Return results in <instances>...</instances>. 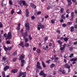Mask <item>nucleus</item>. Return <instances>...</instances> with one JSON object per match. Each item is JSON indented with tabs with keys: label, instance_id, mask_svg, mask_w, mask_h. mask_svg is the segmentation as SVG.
<instances>
[{
	"label": "nucleus",
	"instance_id": "nucleus-47",
	"mask_svg": "<svg viewBox=\"0 0 77 77\" xmlns=\"http://www.w3.org/2000/svg\"><path fill=\"white\" fill-rule=\"evenodd\" d=\"M3 27V25L2 23V22H0V28L1 27Z\"/></svg>",
	"mask_w": 77,
	"mask_h": 77
},
{
	"label": "nucleus",
	"instance_id": "nucleus-4",
	"mask_svg": "<svg viewBox=\"0 0 77 77\" xmlns=\"http://www.w3.org/2000/svg\"><path fill=\"white\" fill-rule=\"evenodd\" d=\"M24 56H25L24 54H22V55L20 57V60H22V59H24Z\"/></svg>",
	"mask_w": 77,
	"mask_h": 77
},
{
	"label": "nucleus",
	"instance_id": "nucleus-50",
	"mask_svg": "<svg viewBox=\"0 0 77 77\" xmlns=\"http://www.w3.org/2000/svg\"><path fill=\"white\" fill-rule=\"evenodd\" d=\"M6 43L7 44H11V42H10L9 41H7Z\"/></svg>",
	"mask_w": 77,
	"mask_h": 77
},
{
	"label": "nucleus",
	"instance_id": "nucleus-37",
	"mask_svg": "<svg viewBox=\"0 0 77 77\" xmlns=\"http://www.w3.org/2000/svg\"><path fill=\"white\" fill-rule=\"evenodd\" d=\"M22 3H23V2L21 1H20L19 2V4L20 5H21Z\"/></svg>",
	"mask_w": 77,
	"mask_h": 77
},
{
	"label": "nucleus",
	"instance_id": "nucleus-31",
	"mask_svg": "<svg viewBox=\"0 0 77 77\" xmlns=\"http://www.w3.org/2000/svg\"><path fill=\"white\" fill-rule=\"evenodd\" d=\"M23 35H24L25 36H27V32H25L24 34L23 35Z\"/></svg>",
	"mask_w": 77,
	"mask_h": 77
},
{
	"label": "nucleus",
	"instance_id": "nucleus-12",
	"mask_svg": "<svg viewBox=\"0 0 77 77\" xmlns=\"http://www.w3.org/2000/svg\"><path fill=\"white\" fill-rule=\"evenodd\" d=\"M31 6L32 8H33L34 9H35L36 7L35 5L33 4H31Z\"/></svg>",
	"mask_w": 77,
	"mask_h": 77
},
{
	"label": "nucleus",
	"instance_id": "nucleus-62",
	"mask_svg": "<svg viewBox=\"0 0 77 77\" xmlns=\"http://www.w3.org/2000/svg\"><path fill=\"white\" fill-rule=\"evenodd\" d=\"M76 63V62L75 61H73L72 63V64H73V65L74 64H75V63Z\"/></svg>",
	"mask_w": 77,
	"mask_h": 77
},
{
	"label": "nucleus",
	"instance_id": "nucleus-14",
	"mask_svg": "<svg viewBox=\"0 0 77 77\" xmlns=\"http://www.w3.org/2000/svg\"><path fill=\"white\" fill-rule=\"evenodd\" d=\"M71 28L70 31L71 32H73L74 31V26H71Z\"/></svg>",
	"mask_w": 77,
	"mask_h": 77
},
{
	"label": "nucleus",
	"instance_id": "nucleus-1",
	"mask_svg": "<svg viewBox=\"0 0 77 77\" xmlns=\"http://www.w3.org/2000/svg\"><path fill=\"white\" fill-rule=\"evenodd\" d=\"M11 38L12 35H11V32H9L8 34L7 37L5 38V39L6 40H7V39H11Z\"/></svg>",
	"mask_w": 77,
	"mask_h": 77
},
{
	"label": "nucleus",
	"instance_id": "nucleus-3",
	"mask_svg": "<svg viewBox=\"0 0 77 77\" xmlns=\"http://www.w3.org/2000/svg\"><path fill=\"white\" fill-rule=\"evenodd\" d=\"M23 37L24 39H25V43H26V42L29 41V38H26V36H25V35H23Z\"/></svg>",
	"mask_w": 77,
	"mask_h": 77
},
{
	"label": "nucleus",
	"instance_id": "nucleus-32",
	"mask_svg": "<svg viewBox=\"0 0 77 77\" xmlns=\"http://www.w3.org/2000/svg\"><path fill=\"white\" fill-rule=\"evenodd\" d=\"M2 76L3 77H5V72H2Z\"/></svg>",
	"mask_w": 77,
	"mask_h": 77
},
{
	"label": "nucleus",
	"instance_id": "nucleus-64",
	"mask_svg": "<svg viewBox=\"0 0 77 77\" xmlns=\"http://www.w3.org/2000/svg\"><path fill=\"white\" fill-rule=\"evenodd\" d=\"M73 44L74 45H77V42H75L73 43Z\"/></svg>",
	"mask_w": 77,
	"mask_h": 77
},
{
	"label": "nucleus",
	"instance_id": "nucleus-2",
	"mask_svg": "<svg viewBox=\"0 0 77 77\" xmlns=\"http://www.w3.org/2000/svg\"><path fill=\"white\" fill-rule=\"evenodd\" d=\"M36 65V68L37 69H42L41 67V66H40V63L38 61L37 62Z\"/></svg>",
	"mask_w": 77,
	"mask_h": 77
},
{
	"label": "nucleus",
	"instance_id": "nucleus-5",
	"mask_svg": "<svg viewBox=\"0 0 77 77\" xmlns=\"http://www.w3.org/2000/svg\"><path fill=\"white\" fill-rule=\"evenodd\" d=\"M64 67H65V68H68V69L69 68H70L71 67L67 63L64 65Z\"/></svg>",
	"mask_w": 77,
	"mask_h": 77
},
{
	"label": "nucleus",
	"instance_id": "nucleus-6",
	"mask_svg": "<svg viewBox=\"0 0 77 77\" xmlns=\"http://www.w3.org/2000/svg\"><path fill=\"white\" fill-rule=\"evenodd\" d=\"M19 74L21 76L23 75H26V72H20L19 73Z\"/></svg>",
	"mask_w": 77,
	"mask_h": 77
},
{
	"label": "nucleus",
	"instance_id": "nucleus-56",
	"mask_svg": "<svg viewBox=\"0 0 77 77\" xmlns=\"http://www.w3.org/2000/svg\"><path fill=\"white\" fill-rule=\"evenodd\" d=\"M17 30H19L20 29V26H18L17 27Z\"/></svg>",
	"mask_w": 77,
	"mask_h": 77
},
{
	"label": "nucleus",
	"instance_id": "nucleus-52",
	"mask_svg": "<svg viewBox=\"0 0 77 77\" xmlns=\"http://www.w3.org/2000/svg\"><path fill=\"white\" fill-rule=\"evenodd\" d=\"M35 18V16H32L31 17V19H32V20H34Z\"/></svg>",
	"mask_w": 77,
	"mask_h": 77
},
{
	"label": "nucleus",
	"instance_id": "nucleus-25",
	"mask_svg": "<svg viewBox=\"0 0 77 77\" xmlns=\"http://www.w3.org/2000/svg\"><path fill=\"white\" fill-rule=\"evenodd\" d=\"M4 0H3L2 2V6H6V4H4V3H3V1Z\"/></svg>",
	"mask_w": 77,
	"mask_h": 77
},
{
	"label": "nucleus",
	"instance_id": "nucleus-41",
	"mask_svg": "<svg viewBox=\"0 0 77 77\" xmlns=\"http://www.w3.org/2000/svg\"><path fill=\"white\" fill-rule=\"evenodd\" d=\"M66 12L67 14H69V13H70V10H67Z\"/></svg>",
	"mask_w": 77,
	"mask_h": 77
},
{
	"label": "nucleus",
	"instance_id": "nucleus-38",
	"mask_svg": "<svg viewBox=\"0 0 77 77\" xmlns=\"http://www.w3.org/2000/svg\"><path fill=\"white\" fill-rule=\"evenodd\" d=\"M42 25V24H41V23H39L38 24H37V26H38V27H41V25Z\"/></svg>",
	"mask_w": 77,
	"mask_h": 77
},
{
	"label": "nucleus",
	"instance_id": "nucleus-48",
	"mask_svg": "<svg viewBox=\"0 0 77 77\" xmlns=\"http://www.w3.org/2000/svg\"><path fill=\"white\" fill-rule=\"evenodd\" d=\"M9 4L11 5H12V2L11 1H9Z\"/></svg>",
	"mask_w": 77,
	"mask_h": 77
},
{
	"label": "nucleus",
	"instance_id": "nucleus-27",
	"mask_svg": "<svg viewBox=\"0 0 77 77\" xmlns=\"http://www.w3.org/2000/svg\"><path fill=\"white\" fill-rule=\"evenodd\" d=\"M64 48H63V47H61L60 48V50L62 51H64Z\"/></svg>",
	"mask_w": 77,
	"mask_h": 77
},
{
	"label": "nucleus",
	"instance_id": "nucleus-34",
	"mask_svg": "<svg viewBox=\"0 0 77 77\" xmlns=\"http://www.w3.org/2000/svg\"><path fill=\"white\" fill-rule=\"evenodd\" d=\"M25 47H29V44L28 43H27L25 44Z\"/></svg>",
	"mask_w": 77,
	"mask_h": 77
},
{
	"label": "nucleus",
	"instance_id": "nucleus-35",
	"mask_svg": "<svg viewBox=\"0 0 77 77\" xmlns=\"http://www.w3.org/2000/svg\"><path fill=\"white\" fill-rule=\"evenodd\" d=\"M72 24V22H69L67 23V25H68V26H69V25H70Z\"/></svg>",
	"mask_w": 77,
	"mask_h": 77
},
{
	"label": "nucleus",
	"instance_id": "nucleus-23",
	"mask_svg": "<svg viewBox=\"0 0 77 77\" xmlns=\"http://www.w3.org/2000/svg\"><path fill=\"white\" fill-rule=\"evenodd\" d=\"M63 11H64V9L63 8H61L60 11V13H63Z\"/></svg>",
	"mask_w": 77,
	"mask_h": 77
},
{
	"label": "nucleus",
	"instance_id": "nucleus-40",
	"mask_svg": "<svg viewBox=\"0 0 77 77\" xmlns=\"http://www.w3.org/2000/svg\"><path fill=\"white\" fill-rule=\"evenodd\" d=\"M8 50H12V46L8 48Z\"/></svg>",
	"mask_w": 77,
	"mask_h": 77
},
{
	"label": "nucleus",
	"instance_id": "nucleus-7",
	"mask_svg": "<svg viewBox=\"0 0 77 77\" xmlns=\"http://www.w3.org/2000/svg\"><path fill=\"white\" fill-rule=\"evenodd\" d=\"M17 71H18V70L17 69H12L11 70V72L12 73L14 74V73H17Z\"/></svg>",
	"mask_w": 77,
	"mask_h": 77
},
{
	"label": "nucleus",
	"instance_id": "nucleus-30",
	"mask_svg": "<svg viewBox=\"0 0 77 77\" xmlns=\"http://www.w3.org/2000/svg\"><path fill=\"white\" fill-rule=\"evenodd\" d=\"M55 21H56V20H55V19H53L51 20V22L52 24H53L54 23Z\"/></svg>",
	"mask_w": 77,
	"mask_h": 77
},
{
	"label": "nucleus",
	"instance_id": "nucleus-60",
	"mask_svg": "<svg viewBox=\"0 0 77 77\" xmlns=\"http://www.w3.org/2000/svg\"><path fill=\"white\" fill-rule=\"evenodd\" d=\"M41 14V11H38L37 13L38 15H39V14Z\"/></svg>",
	"mask_w": 77,
	"mask_h": 77
},
{
	"label": "nucleus",
	"instance_id": "nucleus-44",
	"mask_svg": "<svg viewBox=\"0 0 77 77\" xmlns=\"http://www.w3.org/2000/svg\"><path fill=\"white\" fill-rule=\"evenodd\" d=\"M54 59H55V61H56V62L57 60H58V57H56L55 58H54Z\"/></svg>",
	"mask_w": 77,
	"mask_h": 77
},
{
	"label": "nucleus",
	"instance_id": "nucleus-18",
	"mask_svg": "<svg viewBox=\"0 0 77 77\" xmlns=\"http://www.w3.org/2000/svg\"><path fill=\"white\" fill-rule=\"evenodd\" d=\"M25 27H28L29 26V23L27 22L25 24Z\"/></svg>",
	"mask_w": 77,
	"mask_h": 77
},
{
	"label": "nucleus",
	"instance_id": "nucleus-19",
	"mask_svg": "<svg viewBox=\"0 0 77 77\" xmlns=\"http://www.w3.org/2000/svg\"><path fill=\"white\" fill-rule=\"evenodd\" d=\"M42 65H43V67H44V68H45V67H46V66L44 63V62L42 61Z\"/></svg>",
	"mask_w": 77,
	"mask_h": 77
},
{
	"label": "nucleus",
	"instance_id": "nucleus-29",
	"mask_svg": "<svg viewBox=\"0 0 77 77\" xmlns=\"http://www.w3.org/2000/svg\"><path fill=\"white\" fill-rule=\"evenodd\" d=\"M47 40H48V37L46 36L45 38L44 42H46V41Z\"/></svg>",
	"mask_w": 77,
	"mask_h": 77
},
{
	"label": "nucleus",
	"instance_id": "nucleus-22",
	"mask_svg": "<svg viewBox=\"0 0 77 77\" xmlns=\"http://www.w3.org/2000/svg\"><path fill=\"white\" fill-rule=\"evenodd\" d=\"M4 48L5 50V51H7V50H8V48H7L6 47V46H5V45H4Z\"/></svg>",
	"mask_w": 77,
	"mask_h": 77
},
{
	"label": "nucleus",
	"instance_id": "nucleus-33",
	"mask_svg": "<svg viewBox=\"0 0 77 77\" xmlns=\"http://www.w3.org/2000/svg\"><path fill=\"white\" fill-rule=\"evenodd\" d=\"M71 17L72 18H73L74 17V12H72L71 13Z\"/></svg>",
	"mask_w": 77,
	"mask_h": 77
},
{
	"label": "nucleus",
	"instance_id": "nucleus-46",
	"mask_svg": "<svg viewBox=\"0 0 77 77\" xmlns=\"http://www.w3.org/2000/svg\"><path fill=\"white\" fill-rule=\"evenodd\" d=\"M62 26L64 27H66V24H62Z\"/></svg>",
	"mask_w": 77,
	"mask_h": 77
},
{
	"label": "nucleus",
	"instance_id": "nucleus-51",
	"mask_svg": "<svg viewBox=\"0 0 77 77\" xmlns=\"http://www.w3.org/2000/svg\"><path fill=\"white\" fill-rule=\"evenodd\" d=\"M4 36L5 38L7 37V34L5 33L4 34Z\"/></svg>",
	"mask_w": 77,
	"mask_h": 77
},
{
	"label": "nucleus",
	"instance_id": "nucleus-55",
	"mask_svg": "<svg viewBox=\"0 0 77 77\" xmlns=\"http://www.w3.org/2000/svg\"><path fill=\"white\" fill-rule=\"evenodd\" d=\"M50 8H51V6H49L47 8V9L48 10H49L50 9Z\"/></svg>",
	"mask_w": 77,
	"mask_h": 77
},
{
	"label": "nucleus",
	"instance_id": "nucleus-54",
	"mask_svg": "<svg viewBox=\"0 0 77 77\" xmlns=\"http://www.w3.org/2000/svg\"><path fill=\"white\" fill-rule=\"evenodd\" d=\"M17 14H21V11L20 10L19 12L17 13Z\"/></svg>",
	"mask_w": 77,
	"mask_h": 77
},
{
	"label": "nucleus",
	"instance_id": "nucleus-26",
	"mask_svg": "<svg viewBox=\"0 0 77 77\" xmlns=\"http://www.w3.org/2000/svg\"><path fill=\"white\" fill-rule=\"evenodd\" d=\"M71 0H67V2L68 3H69V5H72V2H71Z\"/></svg>",
	"mask_w": 77,
	"mask_h": 77
},
{
	"label": "nucleus",
	"instance_id": "nucleus-36",
	"mask_svg": "<svg viewBox=\"0 0 77 77\" xmlns=\"http://www.w3.org/2000/svg\"><path fill=\"white\" fill-rule=\"evenodd\" d=\"M14 12V9H12L11 12V14L12 15V14H13Z\"/></svg>",
	"mask_w": 77,
	"mask_h": 77
},
{
	"label": "nucleus",
	"instance_id": "nucleus-45",
	"mask_svg": "<svg viewBox=\"0 0 77 77\" xmlns=\"http://www.w3.org/2000/svg\"><path fill=\"white\" fill-rule=\"evenodd\" d=\"M61 17L62 18H63V19H65V17L63 16V15H62L61 16Z\"/></svg>",
	"mask_w": 77,
	"mask_h": 77
},
{
	"label": "nucleus",
	"instance_id": "nucleus-17",
	"mask_svg": "<svg viewBox=\"0 0 77 77\" xmlns=\"http://www.w3.org/2000/svg\"><path fill=\"white\" fill-rule=\"evenodd\" d=\"M55 66V64L52 63L50 66V67L52 68L53 67Z\"/></svg>",
	"mask_w": 77,
	"mask_h": 77
},
{
	"label": "nucleus",
	"instance_id": "nucleus-39",
	"mask_svg": "<svg viewBox=\"0 0 77 77\" xmlns=\"http://www.w3.org/2000/svg\"><path fill=\"white\" fill-rule=\"evenodd\" d=\"M74 56V54L72 53L69 56V57H72Z\"/></svg>",
	"mask_w": 77,
	"mask_h": 77
},
{
	"label": "nucleus",
	"instance_id": "nucleus-21",
	"mask_svg": "<svg viewBox=\"0 0 77 77\" xmlns=\"http://www.w3.org/2000/svg\"><path fill=\"white\" fill-rule=\"evenodd\" d=\"M63 39L65 42H67V41L68 40V38H64Z\"/></svg>",
	"mask_w": 77,
	"mask_h": 77
},
{
	"label": "nucleus",
	"instance_id": "nucleus-61",
	"mask_svg": "<svg viewBox=\"0 0 77 77\" xmlns=\"http://www.w3.org/2000/svg\"><path fill=\"white\" fill-rule=\"evenodd\" d=\"M26 29H27V30H29L30 29V27L29 26L27 27Z\"/></svg>",
	"mask_w": 77,
	"mask_h": 77
},
{
	"label": "nucleus",
	"instance_id": "nucleus-20",
	"mask_svg": "<svg viewBox=\"0 0 77 77\" xmlns=\"http://www.w3.org/2000/svg\"><path fill=\"white\" fill-rule=\"evenodd\" d=\"M73 50V47L72 46H71L69 48V50L71 51H72Z\"/></svg>",
	"mask_w": 77,
	"mask_h": 77
},
{
	"label": "nucleus",
	"instance_id": "nucleus-8",
	"mask_svg": "<svg viewBox=\"0 0 77 77\" xmlns=\"http://www.w3.org/2000/svg\"><path fill=\"white\" fill-rule=\"evenodd\" d=\"M9 69V66H6L4 68L5 71L6 70H7V69Z\"/></svg>",
	"mask_w": 77,
	"mask_h": 77
},
{
	"label": "nucleus",
	"instance_id": "nucleus-16",
	"mask_svg": "<svg viewBox=\"0 0 77 77\" xmlns=\"http://www.w3.org/2000/svg\"><path fill=\"white\" fill-rule=\"evenodd\" d=\"M41 29H44V28L46 27V25H42L41 26Z\"/></svg>",
	"mask_w": 77,
	"mask_h": 77
},
{
	"label": "nucleus",
	"instance_id": "nucleus-57",
	"mask_svg": "<svg viewBox=\"0 0 77 77\" xmlns=\"http://www.w3.org/2000/svg\"><path fill=\"white\" fill-rule=\"evenodd\" d=\"M43 50H47V48L45 46L43 47Z\"/></svg>",
	"mask_w": 77,
	"mask_h": 77
},
{
	"label": "nucleus",
	"instance_id": "nucleus-42",
	"mask_svg": "<svg viewBox=\"0 0 77 77\" xmlns=\"http://www.w3.org/2000/svg\"><path fill=\"white\" fill-rule=\"evenodd\" d=\"M23 42H21L20 44H19V45L21 46V45H23Z\"/></svg>",
	"mask_w": 77,
	"mask_h": 77
},
{
	"label": "nucleus",
	"instance_id": "nucleus-58",
	"mask_svg": "<svg viewBox=\"0 0 77 77\" xmlns=\"http://www.w3.org/2000/svg\"><path fill=\"white\" fill-rule=\"evenodd\" d=\"M48 45H49V47H51V46H52V43H50Z\"/></svg>",
	"mask_w": 77,
	"mask_h": 77
},
{
	"label": "nucleus",
	"instance_id": "nucleus-10",
	"mask_svg": "<svg viewBox=\"0 0 77 77\" xmlns=\"http://www.w3.org/2000/svg\"><path fill=\"white\" fill-rule=\"evenodd\" d=\"M26 17H29V11L27 9L26 10Z\"/></svg>",
	"mask_w": 77,
	"mask_h": 77
},
{
	"label": "nucleus",
	"instance_id": "nucleus-53",
	"mask_svg": "<svg viewBox=\"0 0 77 77\" xmlns=\"http://www.w3.org/2000/svg\"><path fill=\"white\" fill-rule=\"evenodd\" d=\"M66 44H64L63 45V47L64 48H65V47H66Z\"/></svg>",
	"mask_w": 77,
	"mask_h": 77
},
{
	"label": "nucleus",
	"instance_id": "nucleus-43",
	"mask_svg": "<svg viewBox=\"0 0 77 77\" xmlns=\"http://www.w3.org/2000/svg\"><path fill=\"white\" fill-rule=\"evenodd\" d=\"M29 38L30 40H32V38L31 37V36H30V35H29Z\"/></svg>",
	"mask_w": 77,
	"mask_h": 77
},
{
	"label": "nucleus",
	"instance_id": "nucleus-15",
	"mask_svg": "<svg viewBox=\"0 0 77 77\" xmlns=\"http://www.w3.org/2000/svg\"><path fill=\"white\" fill-rule=\"evenodd\" d=\"M77 60V58H72V59L71 60V61H76V60Z\"/></svg>",
	"mask_w": 77,
	"mask_h": 77
},
{
	"label": "nucleus",
	"instance_id": "nucleus-9",
	"mask_svg": "<svg viewBox=\"0 0 77 77\" xmlns=\"http://www.w3.org/2000/svg\"><path fill=\"white\" fill-rule=\"evenodd\" d=\"M24 61H25L24 60H21V62L22 63L21 64V66H24Z\"/></svg>",
	"mask_w": 77,
	"mask_h": 77
},
{
	"label": "nucleus",
	"instance_id": "nucleus-11",
	"mask_svg": "<svg viewBox=\"0 0 77 77\" xmlns=\"http://www.w3.org/2000/svg\"><path fill=\"white\" fill-rule=\"evenodd\" d=\"M22 3H23V5L24 6H28V5L27 4V3H26V2H25V1H23L22 2Z\"/></svg>",
	"mask_w": 77,
	"mask_h": 77
},
{
	"label": "nucleus",
	"instance_id": "nucleus-49",
	"mask_svg": "<svg viewBox=\"0 0 77 77\" xmlns=\"http://www.w3.org/2000/svg\"><path fill=\"white\" fill-rule=\"evenodd\" d=\"M54 75H55L56 74V72L55 71H53L52 73Z\"/></svg>",
	"mask_w": 77,
	"mask_h": 77
},
{
	"label": "nucleus",
	"instance_id": "nucleus-24",
	"mask_svg": "<svg viewBox=\"0 0 77 77\" xmlns=\"http://www.w3.org/2000/svg\"><path fill=\"white\" fill-rule=\"evenodd\" d=\"M36 51L37 53H39L41 52V51H40V49H37L36 50Z\"/></svg>",
	"mask_w": 77,
	"mask_h": 77
},
{
	"label": "nucleus",
	"instance_id": "nucleus-63",
	"mask_svg": "<svg viewBox=\"0 0 77 77\" xmlns=\"http://www.w3.org/2000/svg\"><path fill=\"white\" fill-rule=\"evenodd\" d=\"M36 48L35 47H34L33 48V51H35L36 50Z\"/></svg>",
	"mask_w": 77,
	"mask_h": 77
},
{
	"label": "nucleus",
	"instance_id": "nucleus-59",
	"mask_svg": "<svg viewBox=\"0 0 77 77\" xmlns=\"http://www.w3.org/2000/svg\"><path fill=\"white\" fill-rule=\"evenodd\" d=\"M66 72L65 70H63L62 72L63 74H65Z\"/></svg>",
	"mask_w": 77,
	"mask_h": 77
},
{
	"label": "nucleus",
	"instance_id": "nucleus-13",
	"mask_svg": "<svg viewBox=\"0 0 77 77\" xmlns=\"http://www.w3.org/2000/svg\"><path fill=\"white\" fill-rule=\"evenodd\" d=\"M44 74V72L43 71H41L40 72L39 75H43Z\"/></svg>",
	"mask_w": 77,
	"mask_h": 77
},
{
	"label": "nucleus",
	"instance_id": "nucleus-28",
	"mask_svg": "<svg viewBox=\"0 0 77 77\" xmlns=\"http://www.w3.org/2000/svg\"><path fill=\"white\" fill-rule=\"evenodd\" d=\"M58 43H59V44H60V45H61L62 44V42H61V41L60 40H58L57 41Z\"/></svg>",
	"mask_w": 77,
	"mask_h": 77
}]
</instances>
